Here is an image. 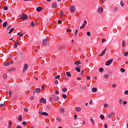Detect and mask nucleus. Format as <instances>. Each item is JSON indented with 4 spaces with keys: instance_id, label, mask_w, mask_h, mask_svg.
<instances>
[{
    "instance_id": "nucleus-40",
    "label": "nucleus",
    "mask_w": 128,
    "mask_h": 128,
    "mask_svg": "<svg viewBox=\"0 0 128 128\" xmlns=\"http://www.w3.org/2000/svg\"><path fill=\"white\" fill-rule=\"evenodd\" d=\"M30 26H36V24H34V22H32Z\"/></svg>"
},
{
    "instance_id": "nucleus-39",
    "label": "nucleus",
    "mask_w": 128,
    "mask_h": 128,
    "mask_svg": "<svg viewBox=\"0 0 128 128\" xmlns=\"http://www.w3.org/2000/svg\"><path fill=\"white\" fill-rule=\"evenodd\" d=\"M120 6H124V1H120Z\"/></svg>"
},
{
    "instance_id": "nucleus-17",
    "label": "nucleus",
    "mask_w": 128,
    "mask_h": 128,
    "mask_svg": "<svg viewBox=\"0 0 128 128\" xmlns=\"http://www.w3.org/2000/svg\"><path fill=\"white\" fill-rule=\"evenodd\" d=\"M98 12H104V8H102V7L99 8L98 9Z\"/></svg>"
},
{
    "instance_id": "nucleus-30",
    "label": "nucleus",
    "mask_w": 128,
    "mask_h": 128,
    "mask_svg": "<svg viewBox=\"0 0 128 128\" xmlns=\"http://www.w3.org/2000/svg\"><path fill=\"white\" fill-rule=\"evenodd\" d=\"M14 28H11L8 34H12L14 32Z\"/></svg>"
},
{
    "instance_id": "nucleus-58",
    "label": "nucleus",
    "mask_w": 128,
    "mask_h": 128,
    "mask_svg": "<svg viewBox=\"0 0 128 128\" xmlns=\"http://www.w3.org/2000/svg\"><path fill=\"white\" fill-rule=\"evenodd\" d=\"M56 120H58V122H60V120H61L60 118H56Z\"/></svg>"
},
{
    "instance_id": "nucleus-18",
    "label": "nucleus",
    "mask_w": 128,
    "mask_h": 128,
    "mask_svg": "<svg viewBox=\"0 0 128 128\" xmlns=\"http://www.w3.org/2000/svg\"><path fill=\"white\" fill-rule=\"evenodd\" d=\"M2 78H4V80H6L8 78V75L4 73L3 74L2 76Z\"/></svg>"
},
{
    "instance_id": "nucleus-27",
    "label": "nucleus",
    "mask_w": 128,
    "mask_h": 128,
    "mask_svg": "<svg viewBox=\"0 0 128 128\" xmlns=\"http://www.w3.org/2000/svg\"><path fill=\"white\" fill-rule=\"evenodd\" d=\"M100 118L102 120H104V116L102 114H101L100 116Z\"/></svg>"
},
{
    "instance_id": "nucleus-42",
    "label": "nucleus",
    "mask_w": 128,
    "mask_h": 128,
    "mask_svg": "<svg viewBox=\"0 0 128 128\" xmlns=\"http://www.w3.org/2000/svg\"><path fill=\"white\" fill-rule=\"evenodd\" d=\"M124 56H127L128 55V52H124Z\"/></svg>"
},
{
    "instance_id": "nucleus-10",
    "label": "nucleus",
    "mask_w": 128,
    "mask_h": 128,
    "mask_svg": "<svg viewBox=\"0 0 128 128\" xmlns=\"http://www.w3.org/2000/svg\"><path fill=\"white\" fill-rule=\"evenodd\" d=\"M48 40L44 39L42 41V44H43V46H46L48 44Z\"/></svg>"
},
{
    "instance_id": "nucleus-7",
    "label": "nucleus",
    "mask_w": 128,
    "mask_h": 128,
    "mask_svg": "<svg viewBox=\"0 0 128 128\" xmlns=\"http://www.w3.org/2000/svg\"><path fill=\"white\" fill-rule=\"evenodd\" d=\"M114 114H116V113L114 112H112L108 114V118H110L114 116Z\"/></svg>"
},
{
    "instance_id": "nucleus-45",
    "label": "nucleus",
    "mask_w": 128,
    "mask_h": 128,
    "mask_svg": "<svg viewBox=\"0 0 128 128\" xmlns=\"http://www.w3.org/2000/svg\"><path fill=\"white\" fill-rule=\"evenodd\" d=\"M78 30H76L74 34V36H76V34H78Z\"/></svg>"
},
{
    "instance_id": "nucleus-37",
    "label": "nucleus",
    "mask_w": 128,
    "mask_h": 128,
    "mask_svg": "<svg viewBox=\"0 0 128 128\" xmlns=\"http://www.w3.org/2000/svg\"><path fill=\"white\" fill-rule=\"evenodd\" d=\"M62 92H68V90L66 89V88H62Z\"/></svg>"
},
{
    "instance_id": "nucleus-26",
    "label": "nucleus",
    "mask_w": 128,
    "mask_h": 128,
    "mask_svg": "<svg viewBox=\"0 0 128 128\" xmlns=\"http://www.w3.org/2000/svg\"><path fill=\"white\" fill-rule=\"evenodd\" d=\"M90 122H91V124H95L96 122H94V119L90 118Z\"/></svg>"
},
{
    "instance_id": "nucleus-15",
    "label": "nucleus",
    "mask_w": 128,
    "mask_h": 128,
    "mask_svg": "<svg viewBox=\"0 0 128 128\" xmlns=\"http://www.w3.org/2000/svg\"><path fill=\"white\" fill-rule=\"evenodd\" d=\"M74 64H76V66H78V64H81L82 63L80 62V60H78L74 62Z\"/></svg>"
},
{
    "instance_id": "nucleus-56",
    "label": "nucleus",
    "mask_w": 128,
    "mask_h": 128,
    "mask_svg": "<svg viewBox=\"0 0 128 128\" xmlns=\"http://www.w3.org/2000/svg\"><path fill=\"white\" fill-rule=\"evenodd\" d=\"M4 104H0V108H4Z\"/></svg>"
},
{
    "instance_id": "nucleus-63",
    "label": "nucleus",
    "mask_w": 128,
    "mask_h": 128,
    "mask_svg": "<svg viewBox=\"0 0 128 128\" xmlns=\"http://www.w3.org/2000/svg\"><path fill=\"white\" fill-rule=\"evenodd\" d=\"M12 26L11 25H10L8 28H7V30H10V27Z\"/></svg>"
},
{
    "instance_id": "nucleus-59",
    "label": "nucleus",
    "mask_w": 128,
    "mask_h": 128,
    "mask_svg": "<svg viewBox=\"0 0 128 128\" xmlns=\"http://www.w3.org/2000/svg\"><path fill=\"white\" fill-rule=\"evenodd\" d=\"M64 48H66V46H60V50L64 49Z\"/></svg>"
},
{
    "instance_id": "nucleus-52",
    "label": "nucleus",
    "mask_w": 128,
    "mask_h": 128,
    "mask_svg": "<svg viewBox=\"0 0 128 128\" xmlns=\"http://www.w3.org/2000/svg\"><path fill=\"white\" fill-rule=\"evenodd\" d=\"M25 112H28V108H26L24 110Z\"/></svg>"
},
{
    "instance_id": "nucleus-61",
    "label": "nucleus",
    "mask_w": 128,
    "mask_h": 128,
    "mask_svg": "<svg viewBox=\"0 0 128 128\" xmlns=\"http://www.w3.org/2000/svg\"><path fill=\"white\" fill-rule=\"evenodd\" d=\"M108 104H104V108H108Z\"/></svg>"
},
{
    "instance_id": "nucleus-3",
    "label": "nucleus",
    "mask_w": 128,
    "mask_h": 128,
    "mask_svg": "<svg viewBox=\"0 0 128 128\" xmlns=\"http://www.w3.org/2000/svg\"><path fill=\"white\" fill-rule=\"evenodd\" d=\"M39 114H40V116H48V113L46 112H39Z\"/></svg>"
},
{
    "instance_id": "nucleus-36",
    "label": "nucleus",
    "mask_w": 128,
    "mask_h": 128,
    "mask_svg": "<svg viewBox=\"0 0 128 128\" xmlns=\"http://www.w3.org/2000/svg\"><path fill=\"white\" fill-rule=\"evenodd\" d=\"M49 100L51 102H52V101L54 100V98H52V97L50 98Z\"/></svg>"
},
{
    "instance_id": "nucleus-43",
    "label": "nucleus",
    "mask_w": 128,
    "mask_h": 128,
    "mask_svg": "<svg viewBox=\"0 0 128 128\" xmlns=\"http://www.w3.org/2000/svg\"><path fill=\"white\" fill-rule=\"evenodd\" d=\"M8 6H5L4 7V10H8Z\"/></svg>"
},
{
    "instance_id": "nucleus-25",
    "label": "nucleus",
    "mask_w": 128,
    "mask_h": 128,
    "mask_svg": "<svg viewBox=\"0 0 128 128\" xmlns=\"http://www.w3.org/2000/svg\"><path fill=\"white\" fill-rule=\"evenodd\" d=\"M122 102H123L122 98H120V100H118V102H119L120 104H122Z\"/></svg>"
},
{
    "instance_id": "nucleus-51",
    "label": "nucleus",
    "mask_w": 128,
    "mask_h": 128,
    "mask_svg": "<svg viewBox=\"0 0 128 128\" xmlns=\"http://www.w3.org/2000/svg\"><path fill=\"white\" fill-rule=\"evenodd\" d=\"M76 118H78V115L75 114L74 116V120H76Z\"/></svg>"
},
{
    "instance_id": "nucleus-64",
    "label": "nucleus",
    "mask_w": 128,
    "mask_h": 128,
    "mask_svg": "<svg viewBox=\"0 0 128 128\" xmlns=\"http://www.w3.org/2000/svg\"><path fill=\"white\" fill-rule=\"evenodd\" d=\"M124 94H128V90H126V91L124 92Z\"/></svg>"
},
{
    "instance_id": "nucleus-38",
    "label": "nucleus",
    "mask_w": 128,
    "mask_h": 128,
    "mask_svg": "<svg viewBox=\"0 0 128 128\" xmlns=\"http://www.w3.org/2000/svg\"><path fill=\"white\" fill-rule=\"evenodd\" d=\"M60 112H64V108H60Z\"/></svg>"
},
{
    "instance_id": "nucleus-55",
    "label": "nucleus",
    "mask_w": 128,
    "mask_h": 128,
    "mask_svg": "<svg viewBox=\"0 0 128 128\" xmlns=\"http://www.w3.org/2000/svg\"><path fill=\"white\" fill-rule=\"evenodd\" d=\"M18 48V44H16V43L14 44V48Z\"/></svg>"
},
{
    "instance_id": "nucleus-33",
    "label": "nucleus",
    "mask_w": 128,
    "mask_h": 128,
    "mask_svg": "<svg viewBox=\"0 0 128 128\" xmlns=\"http://www.w3.org/2000/svg\"><path fill=\"white\" fill-rule=\"evenodd\" d=\"M99 72H104V68H99Z\"/></svg>"
},
{
    "instance_id": "nucleus-60",
    "label": "nucleus",
    "mask_w": 128,
    "mask_h": 128,
    "mask_svg": "<svg viewBox=\"0 0 128 128\" xmlns=\"http://www.w3.org/2000/svg\"><path fill=\"white\" fill-rule=\"evenodd\" d=\"M86 78L88 80H90V76H86Z\"/></svg>"
},
{
    "instance_id": "nucleus-21",
    "label": "nucleus",
    "mask_w": 128,
    "mask_h": 128,
    "mask_svg": "<svg viewBox=\"0 0 128 128\" xmlns=\"http://www.w3.org/2000/svg\"><path fill=\"white\" fill-rule=\"evenodd\" d=\"M66 74L67 76H68V78H70V76H72V74H70V72H66Z\"/></svg>"
},
{
    "instance_id": "nucleus-5",
    "label": "nucleus",
    "mask_w": 128,
    "mask_h": 128,
    "mask_svg": "<svg viewBox=\"0 0 128 128\" xmlns=\"http://www.w3.org/2000/svg\"><path fill=\"white\" fill-rule=\"evenodd\" d=\"M86 24H88V21L85 20L84 21V24L80 27V30H82V28H84L86 26Z\"/></svg>"
},
{
    "instance_id": "nucleus-19",
    "label": "nucleus",
    "mask_w": 128,
    "mask_h": 128,
    "mask_svg": "<svg viewBox=\"0 0 128 128\" xmlns=\"http://www.w3.org/2000/svg\"><path fill=\"white\" fill-rule=\"evenodd\" d=\"M42 10V7H38L36 8V10L38 12H41V10Z\"/></svg>"
},
{
    "instance_id": "nucleus-24",
    "label": "nucleus",
    "mask_w": 128,
    "mask_h": 128,
    "mask_svg": "<svg viewBox=\"0 0 128 128\" xmlns=\"http://www.w3.org/2000/svg\"><path fill=\"white\" fill-rule=\"evenodd\" d=\"M8 26V22H5L2 24V27L3 28H6Z\"/></svg>"
},
{
    "instance_id": "nucleus-13",
    "label": "nucleus",
    "mask_w": 128,
    "mask_h": 128,
    "mask_svg": "<svg viewBox=\"0 0 128 128\" xmlns=\"http://www.w3.org/2000/svg\"><path fill=\"white\" fill-rule=\"evenodd\" d=\"M75 110L77 112H82V108L80 107H76Z\"/></svg>"
},
{
    "instance_id": "nucleus-47",
    "label": "nucleus",
    "mask_w": 128,
    "mask_h": 128,
    "mask_svg": "<svg viewBox=\"0 0 128 128\" xmlns=\"http://www.w3.org/2000/svg\"><path fill=\"white\" fill-rule=\"evenodd\" d=\"M106 38H102V42H106Z\"/></svg>"
},
{
    "instance_id": "nucleus-44",
    "label": "nucleus",
    "mask_w": 128,
    "mask_h": 128,
    "mask_svg": "<svg viewBox=\"0 0 128 128\" xmlns=\"http://www.w3.org/2000/svg\"><path fill=\"white\" fill-rule=\"evenodd\" d=\"M86 34L88 36H90V32H88Z\"/></svg>"
},
{
    "instance_id": "nucleus-62",
    "label": "nucleus",
    "mask_w": 128,
    "mask_h": 128,
    "mask_svg": "<svg viewBox=\"0 0 128 128\" xmlns=\"http://www.w3.org/2000/svg\"><path fill=\"white\" fill-rule=\"evenodd\" d=\"M112 74H114V72H113L110 71V72H109V74H110V76H112Z\"/></svg>"
},
{
    "instance_id": "nucleus-9",
    "label": "nucleus",
    "mask_w": 128,
    "mask_h": 128,
    "mask_svg": "<svg viewBox=\"0 0 128 128\" xmlns=\"http://www.w3.org/2000/svg\"><path fill=\"white\" fill-rule=\"evenodd\" d=\"M106 48H105L99 55V56H104L106 54Z\"/></svg>"
},
{
    "instance_id": "nucleus-1",
    "label": "nucleus",
    "mask_w": 128,
    "mask_h": 128,
    "mask_svg": "<svg viewBox=\"0 0 128 128\" xmlns=\"http://www.w3.org/2000/svg\"><path fill=\"white\" fill-rule=\"evenodd\" d=\"M52 96L53 98V100H54V102H58V100H60V97H58L56 94H54Z\"/></svg>"
},
{
    "instance_id": "nucleus-14",
    "label": "nucleus",
    "mask_w": 128,
    "mask_h": 128,
    "mask_svg": "<svg viewBox=\"0 0 128 128\" xmlns=\"http://www.w3.org/2000/svg\"><path fill=\"white\" fill-rule=\"evenodd\" d=\"M57 5H56V2H54L52 4V8H56Z\"/></svg>"
},
{
    "instance_id": "nucleus-2",
    "label": "nucleus",
    "mask_w": 128,
    "mask_h": 128,
    "mask_svg": "<svg viewBox=\"0 0 128 128\" xmlns=\"http://www.w3.org/2000/svg\"><path fill=\"white\" fill-rule=\"evenodd\" d=\"M20 20H28V16L26 14H22V15L20 16Z\"/></svg>"
},
{
    "instance_id": "nucleus-11",
    "label": "nucleus",
    "mask_w": 128,
    "mask_h": 128,
    "mask_svg": "<svg viewBox=\"0 0 128 128\" xmlns=\"http://www.w3.org/2000/svg\"><path fill=\"white\" fill-rule=\"evenodd\" d=\"M74 10H75L74 6H72L70 8V12H72V14H73V12H74Z\"/></svg>"
},
{
    "instance_id": "nucleus-23",
    "label": "nucleus",
    "mask_w": 128,
    "mask_h": 128,
    "mask_svg": "<svg viewBox=\"0 0 128 128\" xmlns=\"http://www.w3.org/2000/svg\"><path fill=\"white\" fill-rule=\"evenodd\" d=\"M14 70H16V68H12L10 69H9L8 70V72H14Z\"/></svg>"
},
{
    "instance_id": "nucleus-22",
    "label": "nucleus",
    "mask_w": 128,
    "mask_h": 128,
    "mask_svg": "<svg viewBox=\"0 0 128 128\" xmlns=\"http://www.w3.org/2000/svg\"><path fill=\"white\" fill-rule=\"evenodd\" d=\"M92 91L93 92H98V88H92Z\"/></svg>"
},
{
    "instance_id": "nucleus-6",
    "label": "nucleus",
    "mask_w": 128,
    "mask_h": 128,
    "mask_svg": "<svg viewBox=\"0 0 128 128\" xmlns=\"http://www.w3.org/2000/svg\"><path fill=\"white\" fill-rule=\"evenodd\" d=\"M36 92H40V88H36V90H33V94H34Z\"/></svg>"
},
{
    "instance_id": "nucleus-50",
    "label": "nucleus",
    "mask_w": 128,
    "mask_h": 128,
    "mask_svg": "<svg viewBox=\"0 0 128 128\" xmlns=\"http://www.w3.org/2000/svg\"><path fill=\"white\" fill-rule=\"evenodd\" d=\"M12 126V122H9V123H8V126H9V128H10V126Z\"/></svg>"
},
{
    "instance_id": "nucleus-34",
    "label": "nucleus",
    "mask_w": 128,
    "mask_h": 128,
    "mask_svg": "<svg viewBox=\"0 0 128 128\" xmlns=\"http://www.w3.org/2000/svg\"><path fill=\"white\" fill-rule=\"evenodd\" d=\"M122 45L124 48V46H126V41L125 40H123L122 42Z\"/></svg>"
},
{
    "instance_id": "nucleus-54",
    "label": "nucleus",
    "mask_w": 128,
    "mask_h": 128,
    "mask_svg": "<svg viewBox=\"0 0 128 128\" xmlns=\"http://www.w3.org/2000/svg\"><path fill=\"white\" fill-rule=\"evenodd\" d=\"M22 124L23 126H26V122L24 121L22 122Z\"/></svg>"
},
{
    "instance_id": "nucleus-53",
    "label": "nucleus",
    "mask_w": 128,
    "mask_h": 128,
    "mask_svg": "<svg viewBox=\"0 0 128 128\" xmlns=\"http://www.w3.org/2000/svg\"><path fill=\"white\" fill-rule=\"evenodd\" d=\"M112 88H116V85L114 84L112 85Z\"/></svg>"
},
{
    "instance_id": "nucleus-28",
    "label": "nucleus",
    "mask_w": 128,
    "mask_h": 128,
    "mask_svg": "<svg viewBox=\"0 0 128 128\" xmlns=\"http://www.w3.org/2000/svg\"><path fill=\"white\" fill-rule=\"evenodd\" d=\"M18 34L19 36H24V33L20 32L18 33Z\"/></svg>"
},
{
    "instance_id": "nucleus-4",
    "label": "nucleus",
    "mask_w": 128,
    "mask_h": 128,
    "mask_svg": "<svg viewBox=\"0 0 128 128\" xmlns=\"http://www.w3.org/2000/svg\"><path fill=\"white\" fill-rule=\"evenodd\" d=\"M114 62V59H110L106 62V66H110L112 62Z\"/></svg>"
},
{
    "instance_id": "nucleus-32",
    "label": "nucleus",
    "mask_w": 128,
    "mask_h": 128,
    "mask_svg": "<svg viewBox=\"0 0 128 128\" xmlns=\"http://www.w3.org/2000/svg\"><path fill=\"white\" fill-rule=\"evenodd\" d=\"M4 64L5 66H8L9 64H10V62H7V63L4 62Z\"/></svg>"
},
{
    "instance_id": "nucleus-29",
    "label": "nucleus",
    "mask_w": 128,
    "mask_h": 128,
    "mask_svg": "<svg viewBox=\"0 0 128 128\" xmlns=\"http://www.w3.org/2000/svg\"><path fill=\"white\" fill-rule=\"evenodd\" d=\"M104 78H110V75H108V74H106L104 76Z\"/></svg>"
},
{
    "instance_id": "nucleus-35",
    "label": "nucleus",
    "mask_w": 128,
    "mask_h": 128,
    "mask_svg": "<svg viewBox=\"0 0 128 128\" xmlns=\"http://www.w3.org/2000/svg\"><path fill=\"white\" fill-rule=\"evenodd\" d=\"M120 70L121 72H126V70L124 68H121L120 69Z\"/></svg>"
},
{
    "instance_id": "nucleus-49",
    "label": "nucleus",
    "mask_w": 128,
    "mask_h": 128,
    "mask_svg": "<svg viewBox=\"0 0 128 128\" xmlns=\"http://www.w3.org/2000/svg\"><path fill=\"white\" fill-rule=\"evenodd\" d=\"M66 32H72V30L70 28H68L66 30Z\"/></svg>"
},
{
    "instance_id": "nucleus-41",
    "label": "nucleus",
    "mask_w": 128,
    "mask_h": 128,
    "mask_svg": "<svg viewBox=\"0 0 128 128\" xmlns=\"http://www.w3.org/2000/svg\"><path fill=\"white\" fill-rule=\"evenodd\" d=\"M62 98H66V94H63L62 95Z\"/></svg>"
},
{
    "instance_id": "nucleus-46",
    "label": "nucleus",
    "mask_w": 128,
    "mask_h": 128,
    "mask_svg": "<svg viewBox=\"0 0 128 128\" xmlns=\"http://www.w3.org/2000/svg\"><path fill=\"white\" fill-rule=\"evenodd\" d=\"M60 78V75H58L56 78L55 80H58V78Z\"/></svg>"
},
{
    "instance_id": "nucleus-8",
    "label": "nucleus",
    "mask_w": 128,
    "mask_h": 128,
    "mask_svg": "<svg viewBox=\"0 0 128 128\" xmlns=\"http://www.w3.org/2000/svg\"><path fill=\"white\" fill-rule=\"evenodd\" d=\"M28 64H24L23 72H26V70H28Z\"/></svg>"
},
{
    "instance_id": "nucleus-31",
    "label": "nucleus",
    "mask_w": 128,
    "mask_h": 128,
    "mask_svg": "<svg viewBox=\"0 0 128 128\" xmlns=\"http://www.w3.org/2000/svg\"><path fill=\"white\" fill-rule=\"evenodd\" d=\"M75 70L78 72H80V68H78V67H76Z\"/></svg>"
},
{
    "instance_id": "nucleus-20",
    "label": "nucleus",
    "mask_w": 128,
    "mask_h": 128,
    "mask_svg": "<svg viewBox=\"0 0 128 128\" xmlns=\"http://www.w3.org/2000/svg\"><path fill=\"white\" fill-rule=\"evenodd\" d=\"M19 54H20V58H22V56H24V54L22 53V50H21L20 52H19Z\"/></svg>"
},
{
    "instance_id": "nucleus-12",
    "label": "nucleus",
    "mask_w": 128,
    "mask_h": 128,
    "mask_svg": "<svg viewBox=\"0 0 128 128\" xmlns=\"http://www.w3.org/2000/svg\"><path fill=\"white\" fill-rule=\"evenodd\" d=\"M40 102V103L42 102L43 104H46V100L44 98H41Z\"/></svg>"
},
{
    "instance_id": "nucleus-16",
    "label": "nucleus",
    "mask_w": 128,
    "mask_h": 128,
    "mask_svg": "<svg viewBox=\"0 0 128 128\" xmlns=\"http://www.w3.org/2000/svg\"><path fill=\"white\" fill-rule=\"evenodd\" d=\"M18 122H22V116H18Z\"/></svg>"
},
{
    "instance_id": "nucleus-48",
    "label": "nucleus",
    "mask_w": 128,
    "mask_h": 128,
    "mask_svg": "<svg viewBox=\"0 0 128 128\" xmlns=\"http://www.w3.org/2000/svg\"><path fill=\"white\" fill-rule=\"evenodd\" d=\"M126 104H128V102H126V101L123 102V106H126Z\"/></svg>"
},
{
    "instance_id": "nucleus-57",
    "label": "nucleus",
    "mask_w": 128,
    "mask_h": 128,
    "mask_svg": "<svg viewBox=\"0 0 128 128\" xmlns=\"http://www.w3.org/2000/svg\"><path fill=\"white\" fill-rule=\"evenodd\" d=\"M76 80H82V77H78Z\"/></svg>"
}]
</instances>
